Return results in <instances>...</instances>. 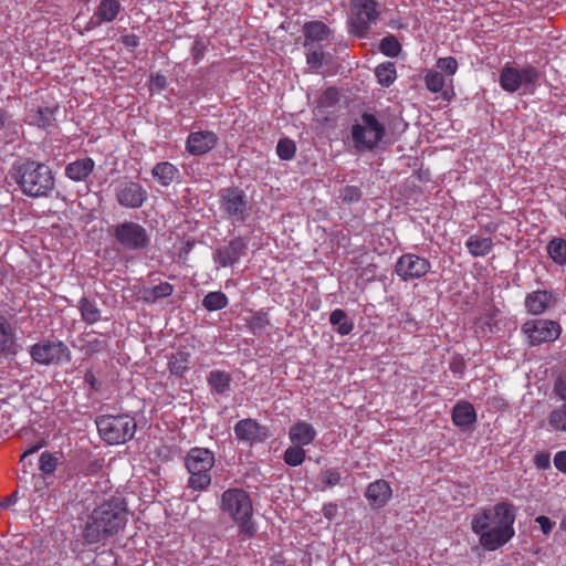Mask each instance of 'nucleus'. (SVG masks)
I'll use <instances>...</instances> for the list:
<instances>
[{
	"label": "nucleus",
	"mask_w": 566,
	"mask_h": 566,
	"mask_svg": "<svg viewBox=\"0 0 566 566\" xmlns=\"http://www.w3.org/2000/svg\"><path fill=\"white\" fill-rule=\"evenodd\" d=\"M515 506L511 502L501 501L493 509H482L473 515L471 530L479 536L480 545L493 552L515 536Z\"/></svg>",
	"instance_id": "obj_1"
},
{
	"label": "nucleus",
	"mask_w": 566,
	"mask_h": 566,
	"mask_svg": "<svg viewBox=\"0 0 566 566\" xmlns=\"http://www.w3.org/2000/svg\"><path fill=\"white\" fill-rule=\"evenodd\" d=\"M128 522V510L124 499L109 497L96 505L86 516L82 528L83 541L98 544L118 535Z\"/></svg>",
	"instance_id": "obj_2"
},
{
	"label": "nucleus",
	"mask_w": 566,
	"mask_h": 566,
	"mask_svg": "<svg viewBox=\"0 0 566 566\" xmlns=\"http://www.w3.org/2000/svg\"><path fill=\"white\" fill-rule=\"evenodd\" d=\"M10 176L24 195L33 198L49 196L55 185L51 168L32 159L14 163Z\"/></svg>",
	"instance_id": "obj_3"
},
{
	"label": "nucleus",
	"mask_w": 566,
	"mask_h": 566,
	"mask_svg": "<svg viewBox=\"0 0 566 566\" xmlns=\"http://www.w3.org/2000/svg\"><path fill=\"white\" fill-rule=\"evenodd\" d=\"M220 510L237 524L239 534L248 538L255 535L256 527L252 521L253 506L247 491L239 488L226 490L221 495Z\"/></svg>",
	"instance_id": "obj_4"
},
{
	"label": "nucleus",
	"mask_w": 566,
	"mask_h": 566,
	"mask_svg": "<svg viewBox=\"0 0 566 566\" xmlns=\"http://www.w3.org/2000/svg\"><path fill=\"white\" fill-rule=\"evenodd\" d=\"M214 453L207 448L193 447L185 458L189 473L188 488L193 491H205L211 484V470L214 465Z\"/></svg>",
	"instance_id": "obj_5"
},
{
	"label": "nucleus",
	"mask_w": 566,
	"mask_h": 566,
	"mask_svg": "<svg viewBox=\"0 0 566 566\" xmlns=\"http://www.w3.org/2000/svg\"><path fill=\"white\" fill-rule=\"evenodd\" d=\"M101 438L108 444H122L133 439L136 421L129 415H104L96 419Z\"/></svg>",
	"instance_id": "obj_6"
},
{
	"label": "nucleus",
	"mask_w": 566,
	"mask_h": 566,
	"mask_svg": "<svg viewBox=\"0 0 566 566\" xmlns=\"http://www.w3.org/2000/svg\"><path fill=\"white\" fill-rule=\"evenodd\" d=\"M378 3L375 0H350L348 30L357 38H366L378 20Z\"/></svg>",
	"instance_id": "obj_7"
},
{
	"label": "nucleus",
	"mask_w": 566,
	"mask_h": 566,
	"mask_svg": "<svg viewBox=\"0 0 566 566\" xmlns=\"http://www.w3.org/2000/svg\"><path fill=\"white\" fill-rule=\"evenodd\" d=\"M32 360L42 366H62L72 360V353L64 342L43 339L30 347Z\"/></svg>",
	"instance_id": "obj_8"
},
{
	"label": "nucleus",
	"mask_w": 566,
	"mask_h": 566,
	"mask_svg": "<svg viewBox=\"0 0 566 566\" xmlns=\"http://www.w3.org/2000/svg\"><path fill=\"white\" fill-rule=\"evenodd\" d=\"M361 122L352 126V138L358 149L373 150L385 137L386 127L370 113H364Z\"/></svg>",
	"instance_id": "obj_9"
},
{
	"label": "nucleus",
	"mask_w": 566,
	"mask_h": 566,
	"mask_svg": "<svg viewBox=\"0 0 566 566\" xmlns=\"http://www.w3.org/2000/svg\"><path fill=\"white\" fill-rule=\"evenodd\" d=\"M220 209L232 223L244 222L250 216L251 205L239 187H227L219 191Z\"/></svg>",
	"instance_id": "obj_10"
},
{
	"label": "nucleus",
	"mask_w": 566,
	"mask_h": 566,
	"mask_svg": "<svg viewBox=\"0 0 566 566\" xmlns=\"http://www.w3.org/2000/svg\"><path fill=\"white\" fill-rule=\"evenodd\" d=\"M539 78L538 71L527 65L523 69H516L510 64H505L501 70L499 84L503 91L513 94L521 90H534Z\"/></svg>",
	"instance_id": "obj_11"
},
{
	"label": "nucleus",
	"mask_w": 566,
	"mask_h": 566,
	"mask_svg": "<svg viewBox=\"0 0 566 566\" xmlns=\"http://www.w3.org/2000/svg\"><path fill=\"white\" fill-rule=\"evenodd\" d=\"M562 331L558 322L545 318L527 319L521 326V332L530 347L555 342L560 337Z\"/></svg>",
	"instance_id": "obj_12"
},
{
	"label": "nucleus",
	"mask_w": 566,
	"mask_h": 566,
	"mask_svg": "<svg viewBox=\"0 0 566 566\" xmlns=\"http://www.w3.org/2000/svg\"><path fill=\"white\" fill-rule=\"evenodd\" d=\"M113 235L116 242L128 251H142L150 243L147 230L134 221H124L114 226Z\"/></svg>",
	"instance_id": "obj_13"
},
{
	"label": "nucleus",
	"mask_w": 566,
	"mask_h": 566,
	"mask_svg": "<svg viewBox=\"0 0 566 566\" xmlns=\"http://www.w3.org/2000/svg\"><path fill=\"white\" fill-rule=\"evenodd\" d=\"M431 270L430 261L416 253H405L398 258L395 272L402 281H412L423 277Z\"/></svg>",
	"instance_id": "obj_14"
},
{
	"label": "nucleus",
	"mask_w": 566,
	"mask_h": 566,
	"mask_svg": "<svg viewBox=\"0 0 566 566\" xmlns=\"http://www.w3.org/2000/svg\"><path fill=\"white\" fill-rule=\"evenodd\" d=\"M115 197L119 206L127 209H138L147 201L148 192L139 182L124 180L117 185Z\"/></svg>",
	"instance_id": "obj_15"
},
{
	"label": "nucleus",
	"mask_w": 566,
	"mask_h": 566,
	"mask_svg": "<svg viewBox=\"0 0 566 566\" xmlns=\"http://www.w3.org/2000/svg\"><path fill=\"white\" fill-rule=\"evenodd\" d=\"M248 243L241 238H234L227 245L219 247L213 252V260L222 268L232 266L247 254Z\"/></svg>",
	"instance_id": "obj_16"
},
{
	"label": "nucleus",
	"mask_w": 566,
	"mask_h": 566,
	"mask_svg": "<svg viewBox=\"0 0 566 566\" xmlns=\"http://www.w3.org/2000/svg\"><path fill=\"white\" fill-rule=\"evenodd\" d=\"M233 430L239 441L249 444L263 442L268 438V429L251 418L239 420Z\"/></svg>",
	"instance_id": "obj_17"
},
{
	"label": "nucleus",
	"mask_w": 566,
	"mask_h": 566,
	"mask_svg": "<svg viewBox=\"0 0 566 566\" xmlns=\"http://www.w3.org/2000/svg\"><path fill=\"white\" fill-rule=\"evenodd\" d=\"M218 144V136L212 130L192 132L186 140V150L193 156H202Z\"/></svg>",
	"instance_id": "obj_18"
},
{
	"label": "nucleus",
	"mask_w": 566,
	"mask_h": 566,
	"mask_svg": "<svg viewBox=\"0 0 566 566\" xmlns=\"http://www.w3.org/2000/svg\"><path fill=\"white\" fill-rule=\"evenodd\" d=\"M555 302L552 291L536 290L526 295L524 304L530 314L537 316L544 314Z\"/></svg>",
	"instance_id": "obj_19"
},
{
	"label": "nucleus",
	"mask_w": 566,
	"mask_h": 566,
	"mask_svg": "<svg viewBox=\"0 0 566 566\" xmlns=\"http://www.w3.org/2000/svg\"><path fill=\"white\" fill-rule=\"evenodd\" d=\"M392 495L390 484L382 479L371 482L365 493L370 504L382 507Z\"/></svg>",
	"instance_id": "obj_20"
},
{
	"label": "nucleus",
	"mask_w": 566,
	"mask_h": 566,
	"mask_svg": "<svg viewBox=\"0 0 566 566\" xmlns=\"http://www.w3.org/2000/svg\"><path fill=\"white\" fill-rule=\"evenodd\" d=\"M95 168V161L91 157L78 158L69 163L65 167V176L72 181H85Z\"/></svg>",
	"instance_id": "obj_21"
},
{
	"label": "nucleus",
	"mask_w": 566,
	"mask_h": 566,
	"mask_svg": "<svg viewBox=\"0 0 566 566\" xmlns=\"http://www.w3.org/2000/svg\"><path fill=\"white\" fill-rule=\"evenodd\" d=\"M316 430L314 427L305 421H297L290 427L289 438L292 444L305 447L314 442L316 439Z\"/></svg>",
	"instance_id": "obj_22"
},
{
	"label": "nucleus",
	"mask_w": 566,
	"mask_h": 566,
	"mask_svg": "<svg viewBox=\"0 0 566 566\" xmlns=\"http://www.w3.org/2000/svg\"><path fill=\"white\" fill-rule=\"evenodd\" d=\"M476 421V411L469 401H459L452 409V422L460 429H469Z\"/></svg>",
	"instance_id": "obj_23"
},
{
	"label": "nucleus",
	"mask_w": 566,
	"mask_h": 566,
	"mask_svg": "<svg viewBox=\"0 0 566 566\" xmlns=\"http://www.w3.org/2000/svg\"><path fill=\"white\" fill-rule=\"evenodd\" d=\"M122 9L119 0H101L91 21L94 24L113 22L120 13Z\"/></svg>",
	"instance_id": "obj_24"
},
{
	"label": "nucleus",
	"mask_w": 566,
	"mask_h": 566,
	"mask_svg": "<svg viewBox=\"0 0 566 566\" xmlns=\"http://www.w3.org/2000/svg\"><path fill=\"white\" fill-rule=\"evenodd\" d=\"M151 176L160 186L168 187L179 178L180 171L174 164L160 161L153 167Z\"/></svg>",
	"instance_id": "obj_25"
},
{
	"label": "nucleus",
	"mask_w": 566,
	"mask_h": 566,
	"mask_svg": "<svg viewBox=\"0 0 566 566\" xmlns=\"http://www.w3.org/2000/svg\"><path fill=\"white\" fill-rule=\"evenodd\" d=\"M81 350L85 355L92 356L94 354L103 353L108 348V342L105 335L98 334L95 331H90L83 334L81 338Z\"/></svg>",
	"instance_id": "obj_26"
},
{
	"label": "nucleus",
	"mask_w": 566,
	"mask_h": 566,
	"mask_svg": "<svg viewBox=\"0 0 566 566\" xmlns=\"http://www.w3.org/2000/svg\"><path fill=\"white\" fill-rule=\"evenodd\" d=\"M210 391L216 395H227L231 390L232 377L224 370H211L207 377Z\"/></svg>",
	"instance_id": "obj_27"
},
{
	"label": "nucleus",
	"mask_w": 566,
	"mask_h": 566,
	"mask_svg": "<svg viewBox=\"0 0 566 566\" xmlns=\"http://www.w3.org/2000/svg\"><path fill=\"white\" fill-rule=\"evenodd\" d=\"M494 247L491 237H482L479 234H471L465 241L468 252L474 258H483L488 255Z\"/></svg>",
	"instance_id": "obj_28"
},
{
	"label": "nucleus",
	"mask_w": 566,
	"mask_h": 566,
	"mask_svg": "<svg viewBox=\"0 0 566 566\" xmlns=\"http://www.w3.org/2000/svg\"><path fill=\"white\" fill-rule=\"evenodd\" d=\"M191 354L186 350L172 353L168 358V370L172 376L182 377L190 368Z\"/></svg>",
	"instance_id": "obj_29"
},
{
	"label": "nucleus",
	"mask_w": 566,
	"mask_h": 566,
	"mask_svg": "<svg viewBox=\"0 0 566 566\" xmlns=\"http://www.w3.org/2000/svg\"><path fill=\"white\" fill-rule=\"evenodd\" d=\"M77 308L81 314V319L87 325H93L101 319V310L94 300L82 297L78 301Z\"/></svg>",
	"instance_id": "obj_30"
},
{
	"label": "nucleus",
	"mask_w": 566,
	"mask_h": 566,
	"mask_svg": "<svg viewBox=\"0 0 566 566\" xmlns=\"http://www.w3.org/2000/svg\"><path fill=\"white\" fill-rule=\"evenodd\" d=\"M329 323L342 336L349 335L355 326L353 319H350L347 313L342 308H336L329 314Z\"/></svg>",
	"instance_id": "obj_31"
},
{
	"label": "nucleus",
	"mask_w": 566,
	"mask_h": 566,
	"mask_svg": "<svg viewBox=\"0 0 566 566\" xmlns=\"http://www.w3.org/2000/svg\"><path fill=\"white\" fill-rule=\"evenodd\" d=\"M329 28L322 21L306 22L304 25L305 45L308 42H319L328 38Z\"/></svg>",
	"instance_id": "obj_32"
},
{
	"label": "nucleus",
	"mask_w": 566,
	"mask_h": 566,
	"mask_svg": "<svg viewBox=\"0 0 566 566\" xmlns=\"http://www.w3.org/2000/svg\"><path fill=\"white\" fill-rule=\"evenodd\" d=\"M59 112V106H45V107H39L35 112V114L32 116L31 124L40 127V128H48L50 127L54 120L55 115Z\"/></svg>",
	"instance_id": "obj_33"
},
{
	"label": "nucleus",
	"mask_w": 566,
	"mask_h": 566,
	"mask_svg": "<svg viewBox=\"0 0 566 566\" xmlns=\"http://www.w3.org/2000/svg\"><path fill=\"white\" fill-rule=\"evenodd\" d=\"M547 424L553 432H566V402L554 408L548 417Z\"/></svg>",
	"instance_id": "obj_34"
},
{
	"label": "nucleus",
	"mask_w": 566,
	"mask_h": 566,
	"mask_svg": "<svg viewBox=\"0 0 566 566\" xmlns=\"http://www.w3.org/2000/svg\"><path fill=\"white\" fill-rule=\"evenodd\" d=\"M378 83L381 86H390L397 78L396 65L394 62H384L375 70Z\"/></svg>",
	"instance_id": "obj_35"
},
{
	"label": "nucleus",
	"mask_w": 566,
	"mask_h": 566,
	"mask_svg": "<svg viewBox=\"0 0 566 566\" xmlns=\"http://www.w3.org/2000/svg\"><path fill=\"white\" fill-rule=\"evenodd\" d=\"M245 322L249 331L255 336H260L270 325L269 315L264 311L253 312L251 317L247 318Z\"/></svg>",
	"instance_id": "obj_36"
},
{
	"label": "nucleus",
	"mask_w": 566,
	"mask_h": 566,
	"mask_svg": "<svg viewBox=\"0 0 566 566\" xmlns=\"http://www.w3.org/2000/svg\"><path fill=\"white\" fill-rule=\"evenodd\" d=\"M228 304V296L221 291L209 292L202 300V306L209 312L222 310Z\"/></svg>",
	"instance_id": "obj_37"
},
{
	"label": "nucleus",
	"mask_w": 566,
	"mask_h": 566,
	"mask_svg": "<svg viewBox=\"0 0 566 566\" xmlns=\"http://www.w3.org/2000/svg\"><path fill=\"white\" fill-rule=\"evenodd\" d=\"M547 252L557 264H566V239L554 238L547 245Z\"/></svg>",
	"instance_id": "obj_38"
},
{
	"label": "nucleus",
	"mask_w": 566,
	"mask_h": 566,
	"mask_svg": "<svg viewBox=\"0 0 566 566\" xmlns=\"http://www.w3.org/2000/svg\"><path fill=\"white\" fill-rule=\"evenodd\" d=\"M174 293V286L168 282H161L160 284L145 291V301L148 303H155L160 298L170 296Z\"/></svg>",
	"instance_id": "obj_39"
},
{
	"label": "nucleus",
	"mask_w": 566,
	"mask_h": 566,
	"mask_svg": "<svg viewBox=\"0 0 566 566\" xmlns=\"http://www.w3.org/2000/svg\"><path fill=\"white\" fill-rule=\"evenodd\" d=\"M306 458V452L301 446L292 444L283 454L284 462L290 467L301 465Z\"/></svg>",
	"instance_id": "obj_40"
},
{
	"label": "nucleus",
	"mask_w": 566,
	"mask_h": 566,
	"mask_svg": "<svg viewBox=\"0 0 566 566\" xmlns=\"http://www.w3.org/2000/svg\"><path fill=\"white\" fill-rule=\"evenodd\" d=\"M424 84L431 93H440L446 85V78L441 72L429 70L424 75Z\"/></svg>",
	"instance_id": "obj_41"
},
{
	"label": "nucleus",
	"mask_w": 566,
	"mask_h": 566,
	"mask_svg": "<svg viewBox=\"0 0 566 566\" xmlns=\"http://www.w3.org/2000/svg\"><path fill=\"white\" fill-rule=\"evenodd\" d=\"M379 50L386 56L396 57L401 52V45L395 35L389 34L380 40Z\"/></svg>",
	"instance_id": "obj_42"
},
{
	"label": "nucleus",
	"mask_w": 566,
	"mask_h": 566,
	"mask_svg": "<svg viewBox=\"0 0 566 566\" xmlns=\"http://www.w3.org/2000/svg\"><path fill=\"white\" fill-rule=\"evenodd\" d=\"M13 344V334L10 324L0 315V354L10 349Z\"/></svg>",
	"instance_id": "obj_43"
},
{
	"label": "nucleus",
	"mask_w": 566,
	"mask_h": 566,
	"mask_svg": "<svg viewBox=\"0 0 566 566\" xmlns=\"http://www.w3.org/2000/svg\"><path fill=\"white\" fill-rule=\"evenodd\" d=\"M339 92L336 87L326 88L317 101L318 108H329L339 102Z\"/></svg>",
	"instance_id": "obj_44"
},
{
	"label": "nucleus",
	"mask_w": 566,
	"mask_h": 566,
	"mask_svg": "<svg viewBox=\"0 0 566 566\" xmlns=\"http://www.w3.org/2000/svg\"><path fill=\"white\" fill-rule=\"evenodd\" d=\"M296 153L295 143L289 138H282L277 142L276 154L282 160H291Z\"/></svg>",
	"instance_id": "obj_45"
},
{
	"label": "nucleus",
	"mask_w": 566,
	"mask_h": 566,
	"mask_svg": "<svg viewBox=\"0 0 566 566\" xmlns=\"http://www.w3.org/2000/svg\"><path fill=\"white\" fill-rule=\"evenodd\" d=\"M327 57H331L329 54H326L321 49L313 50L306 54V63L311 69L317 70L323 66Z\"/></svg>",
	"instance_id": "obj_46"
},
{
	"label": "nucleus",
	"mask_w": 566,
	"mask_h": 566,
	"mask_svg": "<svg viewBox=\"0 0 566 566\" xmlns=\"http://www.w3.org/2000/svg\"><path fill=\"white\" fill-rule=\"evenodd\" d=\"M458 61L453 56L440 57L437 61V67L448 76H453L458 71Z\"/></svg>",
	"instance_id": "obj_47"
},
{
	"label": "nucleus",
	"mask_w": 566,
	"mask_h": 566,
	"mask_svg": "<svg viewBox=\"0 0 566 566\" xmlns=\"http://www.w3.org/2000/svg\"><path fill=\"white\" fill-rule=\"evenodd\" d=\"M57 467V459L50 452H43L40 457V470L44 474H52Z\"/></svg>",
	"instance_id": "obj_48"
},
{
	"label": "nucleus",
	"mask_w": 566,
	"mask_h": 566,
	"mask_svg": "<svg viewBox=\"0 0 566 566\" xmlns=\"http://www.w3.org/2000/svg\"><path fill=\"white\" fill-rule=\"evenodd\" d=\"M340 198L347 203L357 202L361 198V190L356 186H346L340 192Z\"/></svg>",
	"instance_id": "obj_49"
},
{
	"label": "nucleus",
	"mask_w": 566,
	"mask_h": 566,
	"mask_svg": "<svg viewBox=\"0 0 566 566\" xmlns=\"http://www.w3.org/2000/svg\"><path fill=\"white\" fill-rule=\"evenodd\" d=\"M340 473L337 469L331 468L322 472V481L327 486L333 488L335 485H338L340 483Z\"/></svg>",
	"instance_id": "obj_50"
},
{
	"label": "nucleus",
	"mask_w": 566,
	"mask_h": 566,
	"mask_svg": "<svg viewBox=\"0 0 566 566\" xmlns=\"http://www.w3.org/2000/svg\"><path fill=\"white\" fill-rule=\"evenodd\" d=\"M554 394L566 402V373L559 375L554 381Z\"/></svg>",
	"instance_id": "obj_51"
},
{
	"label": "nucleus",
	"mask_w": 566,
	"mask_h": 566,
	"mask_svg": "<svg viewBox=\"0 0 566 566\" xmlns=\"http://www.w3.org/2000/svg\"><path fill=\"white\" fill-rule=\"evenodd\" d=\"M534 463L537 469L547 470L551 467V455L548 452H538L534 457Z\"/></svg>",
	"instance_id": "obj_52"
},
{
	"label": "nucleus",
	"mask_w": 566,
	"mask_h": 566,
	"mask_svg": "<svg viewBox=\"0 0 566 566\" xmlns=\"http://www.w3.org/2000/svg\"><path fill=\"white\" fill-rule=\"evenodd\" d=\"M120 42L125 45L129 51H134L139 45V36L130 33L120 36Z\"/></svg>",
	"instance_id": "obj_53"
},
{
	"label": "nucleus",
	"mask_w": 566,
	"mask_h": 566,
	"mask_svg": "<svg viewBox=\"0 0 566 566\" xmlns=\"http://www.w3.org/2000/svg\"><path fill=\"white\" fill-rule=\"evenodd\" d=\"M166 86H167V81H166L165 75L159 74V73L151 75V78H150L151 90L161 92L166 88Z\"/></svg>",
	"instance_id": "obj_54"
},
{
	"label": "nucleus",
	"mask_w": 566,
	"mask_h": 566,
	"mask_svg": "<svg viewBox=\"0 0 566 566\" xmlns=\"http://www.w3.org/2000/svg\"><path fill=\"white\" fill-rule=\"evenodd\" d=\"M206 51V44L202 40H196L192 44L191 53L196 62L202 60Z\"/></svg>",
	"instance_id": "obj_55"
},
{
	"label": "nucleus",
	"mask_w": 566,
	"mask_h": 566,
	"mask_svg": "<svg viewBox=\"0 0 566 566\" xmlns=\"http://www.w3.org/2000/svg\"><path fill=\"white\" fill-rule=\"evenodd\" d=\"M535 523L539 525L544 535H548L554 527V523L545 515L537 516Z\"/></svg>",
	"instance_id": "obj_56"
},
{
	"label": "nucleus",
	"mask_w": 566,
	"mask_h": 566,
	"mask_svg": "<svg viewBox=\"0 0 566 566\" xmlns=\"http://www.w3.org/2000/svg\"><path fill=\"white\" fill-rule=\"evenodd\" d=\"M554 465L559 472L566 473V451H558L555 454Z\"/></svg>",
	"instance_id": "obj_57"
},
{
	"label": "nucleus",
	"mask_w": 566,
	"mask_h": 566,
	"mask_svg": "<svg viewBox=\"0 0 566 566\" xmlns=\"http://www.w3.org/2000/svg\"><path fill=\"white\" fill-rule=\"evenodd\" d=\"M337 512H338V506L335 503H327L323 506V514L329 521L335 518Z\"/></svg>",
	"instance_id": "obj_58"
},
{
	"label": "nucleus",
	"mask_w": 566,
	"mask_h": 566,
	"mask_svg": "<svg viewBox=\"0 0 566 566\" xmlns=\"http://www.w3.org/2000/svg\"><path fill=\"white\" fill-rule=\"evenodd\" d=\"M103 468V459H94L86 467V474H96Z\"/></svg>",
	"instance_id": "obj_59"
},
{
	"label": "nucleus",
	"mask_w": 566,
	"mask_h": 566,
	"mask_svg": "<svg viewBox=\"0 0 566 566\" xmlns=\"http://www.w3.org/2000/svg\"><path fill=\"white\" fill-rule=\"evenodd\" d=\"M17 500H18V494L17 492L10 494L9 496H7L3 502L0 503V507H10L12 505H14L17 503Z\"/></svg>",
	"instance_id": "obj_60"
},
{
	"label": "nucleus",
	"mask_w": 566,
	"mask_h": 566,
	"mask_svg": "<svg viewBox=\"0 0 566 566\" xmlns=\"http://www.w3.org/2000/svg\"><path fill=\"white\" fill-rule=\"evenodd\" d=\"M42 447H43V444H42V443H40V444H35V446H32L31 448H29L28 450H25V451L22 453L20 461H21V462H22V461H24V459H25L27 457H29L30 454L35 453V452H36L39 449H41Z\"/></svg>",
	"instance_id": "obj_61"
},
{
	"label": "nucleus",
	"mask_w": 566,
	"mask_h": 566,
	"mask_svg": "<svg viewBox=\"0 0 566 566\" xmlns=\"http://www.w3.org/2000/svg\"><path fill=\"white\" fill-rule=\"evenodd\" d=\"M450 369L452 370V373L457 374V373H462L463 369H464V363L462 360H459V361H453L451 365H450Z\"/></svg>",
	"instance_id": "obj_62"
},
{
	"label": "nucleus",
	"mask_w": 566,
	"mask_h": 566,
	"mask_svg": "<svg viewBox=\"0 0 566 566\" xmlns=\"http://www.w3.org/2000/svg\"><path fill=\"white\" fill-rule=\"evenodd\" d=\"M85 381L91 384L94 387L96 379L93 374H86Z\"/></svg>",
	"instance_id": "obj_63"
},
{
	"label": "nucleus",
	"mask_w": 566,
	"mask_h": 566,
	"mask_svg": "<svg viewBox=\"0 0 566 566\" xmlns=\"http://www.w3.org/2000/svg\"><path fill=\"white\" fill-rule=\"evenodd\" d=\"M560 530L566 533V517H564L559 525Z\"/></svg>",
	"instance_id": "obj_64"
}]
</instances>
